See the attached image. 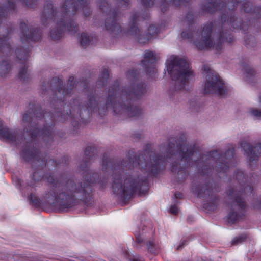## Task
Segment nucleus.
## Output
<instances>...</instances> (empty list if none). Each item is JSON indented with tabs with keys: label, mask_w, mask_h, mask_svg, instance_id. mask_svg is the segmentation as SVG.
<instances>
[{
	"label": "nucleus",
	"mask_w": 261,
	"mask_h": 261,
	"mask_svg": "<svg viewBox=\"0 0 261 261\" xmlns=\"http://www.w3.org/2000/svg\"><path fill=\"white\" fill-rule=\"evenodd\" d=\"M74 189H75V190L74 192V193L78 194L79 195L77 196L79 197L86 196V194H85L86 190H85V189H83V187H81L80 188H79V187L76 188L75 186Z\"/></svg>",
	"instance_id": "nucleus-6"
},
{
	"label": "nucleus",
	"mask_w": 261,
	"mask_h": 261,
	"mask_svg": "<svg viewBox=\"0 0 261 261\" xmlns=\"http://www.w3.org/2000/svg\"><path fill=\"white\" fill-rule=\"evenodd\" d=\"M215 48L216 49H218V47H217V46H215Z\"/></svg>",
	"instance_id": "nucleus-14"
},
{
	"label": "nucleus",
	"mask_w": 261,
	"mask_h": 261,
	"mask_svg": "<svg viewBox=\"0 0 261 261\" xmlns=\"http://www.w3.org/2000/svg\"><path fill=\"white\" fill-rule=\"evenodd\" d=\"M196 45L200 49H202L204 47H211L213 46L212 41L209 36L204 38L202 44L196 43Z\"/></svg>",
	"instance_id": "nucleus-4"
},
{
	"label": "nucleus",
	"mask_w": 261,
	"mask_h": 261,
	"mask_svg": "<svg viewBox=\"0 0 261 261\" xmlns=\"http://www.w3.org/2000/svg\"><path fill=\"white\" fill-rule=\"evenodd\" d=\"M137 241H138V242H140V240H139V239L138 238H137Z\"/></svg>",
	"instance_id": "nucleus-13"
},
{
	"label": "nucleus",
	"mask_w": 261,
	"mask_h": 261,
	"mask_svg": "<svg viewBox=\"0 0 261 261\" xmlns=\"http://www.w3.org/2000/svg\"><path fill=\"white\" fill-rule=\"evenodd\" d=\"M144 56V59L143 61V63L144 65L153 63L155 61V57L154 56L153 53L151 51H146Z\"/></svg>",
	"instance_id": "nucleus-3"
},
{
	"label": "nucleus",
	"mask_w": 261,
	"mask_h": 261,
	"mask_svg": "<svg viewBox=\"0 0 261 261\" xmlns=\"http://www.w3.org/2000/svg\"><path fill=\"white\" fill-rule=\"evenodd\" d=\"M80 40H81V44L83 46L86 45L89 42V38L87 37V36L85 34H81Z\"/></svg>",
	"instance_id": "nucleus-7"
},
{
	"label": "nucleus",
	"mask_w": 261,
	"mask_h": 261,
	"mask_svg": "<svg viewBox=\"0 0 261 261\" xmlns=\"http://www.w3.org/2000/svg\"><path fill=\"white\" fill-rule=\"evenodd\" d=\"M251 113L253 116H256V117H259L261 115V112L258 111L257 110H252L251 111Z\"/></svg>",
	"instance_id": "nucleus-10"
},
{
	"label": "nucleus",
	"mask_w": 261,
	"mask_h": 261,
	"mask_svg": "<svg viewBox=\"0 0 261 261\" xmlns=\"http://www.w3.org/2000/svg\"><path fill=\"white\" fill-rule=\"evenodd\" d=\"M258 148V146H256V147H254L253 150L252 149H251V153H252V151H255L256 150H257Z\"/></svg>",
	"instance_id": "nucleus-12"
},
{
	"label": "nucleus",
	"mask_w": 261,
	"mask_h": 261,
	"mask_svg": "<svg viewBox=\"0 0 261 261\" xmlns=\"http://www.w3.org/2000/svg\"><path fill=\"white\" fill-rule=\"evenodd\" d=\"M187 150L186 148H183V150Z\"/></svg>",
	"instance_id": "nucleus-15"
},
{
	"label": "nucleus",
	"mask_w": 261,
	"mask_h": 261,
	"mask_svg": "<svg viewBox=\"0 0 261 261\" xmlns=\"http://www.w3.org/2000/svg\"><path fill=\"white\" fill-rule=\"evenodd\" d=\"M113 188L115 189V191H116V188H118V186L115 183L113 185Z\"/></svg>",
	"instance_id": "nucleus-11"
},
{
	"label": "nucleus",
	"mask_w": 261,
	"mask_h": 261,
	"mask_svg": "<svg viewBox=\"0 0 261 261\" xmlns=\"http://www.w3.org/2000/svg\"><path fill=\"white\" fill-rule=\"evenodd\" d=\"M177 208L175 206H172L170 208L169 212L172 214H176L177 212Z\"/></svg>",
	"instance_id": "nucleus-9"
},
{
	"label": "nucleus",
	"mask_w": 261,
	"mask_h": 261,
	"mask_svg": "<svg viewBox=\"0 0 261 261\" xmlns=\"http://www.w3.org/2000/svg\"><path fill=\"white\" fill-rule=\"evenodd\" d=\"M128 184H129L130 186H132V182L130 183H129V180H126V181H125L124 186L122 187L121 186L120 192H124L127 190V189L129 188L128 186L127 185H127Z\"/></svg>",
	"instance_id": "nucleus-8"
},
{
	"label": "nucleus",
	"mask_w": 261,
	"mask_h": 261,
	"mask_svg": "<svg viewBox=\"0 0 261 261\" xmlns=\"http://www.w3.org/2000/svg\"><path fill=\"white\" fill-rule=\"evenodd\" d=\"M166 67L171 76L180 84L181 88L186 89L185 86L188 85L193 77V73L186 60L179 59L173 55L167 59Z\"/></svg>",
	"instance_id": "nucleus-1"
},
{
	"label": "nucleus",
	"mask_w": 261,
	"mask_h": 261,
	"mask_svg": "<svg viewBox=\"0 0 261 261\" xmlns=\"http://www.w3.org/2000/svg\"><path fill=\"white\" fill-rule=\"evenodd\" d=\"M205 82L204 91L206 93H216L221 95L227 94L229 88L225 84L222 80L210 70L204 74Z\"/></svg>",
	"instance_id": "nucleus-2"
},
{
	"label": "nucleus",
	"mask_w": 261,
	"mask_h": 261,
	"mask_svg": "<svg viewBox=\"0 0 261 261\" xmlns=\"http://www.w3.org/2000/svg\"><path fill=\"white\" fill-rule=\"evenodd\" d=\"M0 138L5 140H8L10 138V134L7 128H4L2 126V124L0 123Z\"/></svg>",
	"instance_id": "nucleus-5"
}]
</instances>
